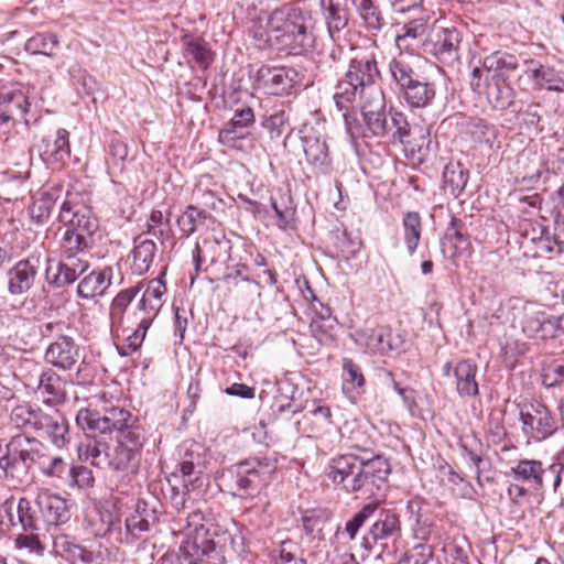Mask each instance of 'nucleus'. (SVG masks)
<instances>
[{"mask_svg": "<svg viewBox=\"0 0 564 564\" xmlns=\"http://www.w3.org/2000/svg\"><path fill=\"white\" fill-rule=\"evenodd\" d=\"M311 12L289 4L274 10L265 20L259 19L251 28L259 48H276L297 55L314 43Z\"/></svg>", "mask_w": 564, "mask_h": 564, "instance_id": "nucleus-1", "label": "nucleus"}, {"mask_svg": "<svg viewBox=\"0 0 564 564\" xmlns=\"http://www.w3.org/2000/svg\"><path fill=\"white\" fill-rule=\"evenodd\" d=\"M442 246L443 254L449 259L459 257L470 248V241L466 235L464 224L457 218H452L442 241Z\"/></svg>", "mask_w": 564, "mask_h": 564, "instance_id": "nucleus-28", "label": "nucleus"}, {"mask_svg": "<svg viewBox=\"0 0 564 564\" xmlns=\"http://www.w3.org/2000/svg\"><path fill=\"white\" fill-rule=\"evenodd\" d=\"M156 243L150 239L135 240L134 247L129 254L131 259L130 269L132 273L142 275L147 273L156 254Z\"/></svg>", "mask_w": 564, "mask_h": 564, "instance_id": "nucleus-35", "label": "nucleus"}, {"mask_svg": "<svg viewBox=\"0 0 564 564\" xmlns=\"http://www.w3.org/2000/svg\"><path fill=\"white\" fill-rule=\"evenodd\" d=\"M43 410L31 404H19L11 411L10 420L17 429L35 431Z\"/></svg>", "mask_w": 564, "mask_h": 564, "instance_id": "nucleus-50", "label": "nucleus"}, {"mask_svg": "<svg viewBox=\"0 0 564 564\" xmlns=\"http://www.w3.org/2000/svg\"><path fill=\"white\" fill-rule=\"evenodd\" d=\"M202 446L192 443L185 451L183 459L178 463L182 476L183 490L172 487L171 503L177 509H184L187 498L194 491L207 486L208 477L205 474V460L200 453Z\"/></svg>", "mask_w": 564, "mask_h": 564, "instance_id": "nucleus-7", "label": "nucleus"}, {"mask_svg": "<svg viewBox=\"0 0 564 564\" xmlns=\"http://www.w3.org/2000/svg\"><path fill=\"white\" fill-rule=\"evenodd\" d=\"M529 77L536 89L564 90V79L551 67L539 64L529 70Z\"/></svg>", "mask_w": 564, "mask_h": 564, "instance_id": "nucleus-44", "label": "nucleus"}, {"mask_svg": "<svg viewBox=\"0 0 564 564\" xmlns=\"http://www.w3.org/2000/svg\"><path fill=\"white\" fill-rule=\"evenodd\" d=\"M356 341L372 352L384 354L391 349L388 335L382 328H369L356 334Z\"/></svg>", "mask_w": 564, "mask_h": 564, "instance_id": "nucleus-52", "label": "nucleus"}, {"mask_svg": "<svg viewBox=\"0 0 564 564\" xmlns=\"http://www.w3.org/2000/svg\"><path fill=\"white\" fill-rule=\"evenodd\" d=\"M299 73L290 67H270L262 65L253 76V89L267 95L288 94L297 82Z\"/></svg>", "mask_w": 564, "mask_h": 564, "instance_id": "nucleus-14", "label": "nucleus"}, {"mask_svg": "<svg viewBox=\"0 0 564 564\" xmlns=\"http://www.w3.org/2000/svg\"><path fill=\"white\" fill-rule=\"evenodd\" d=\"M361 110L368 130L375 137L386 138L389 134V112L386 111L382 90L376 89L371 98L362 100Z\"/></svg>", "mask_w": 564, "mask_h": 564, "instance_id": "nucleus-19", "label": "nucleus"}, {"mask_svg": "<svg viewBox=\"0 0 564 564\" xmlns=\"http://www.w3.org/2000/svg\"><path fill=\"white\" fill-rule=\"evenodd\" d=\"M80 357L79 346L67 335H59L47 346L44 354L47 364L63 371L72 370Z\"/></svg>", "mask_w": 564, "mask_h": 564, "instance_id": "nucleus-17", "label": "nucleus"}, {"mask_svg": "<svg viewBox=\"0 0 564 564\" xmlns=\"http://www.w3.org/2000/svg\"><path fill=\"white\" fill-rule=\"evenodd\" d=\"M193 198L196 203L195 206L200 207L199 209H204L212 212H224V200L223 198L213 189L198 185L193 191Z\"/></svg>", "mask_w": 564, "mask_h": 564, "instance_id": "nucleus-56", "label": "nucleus"}, {"mask_svg": "<svg viewBox=\"0 0 564 564\" xmlns=\"http://www.w3.org/2000/svg\"><path fill=\"white\" fill-rule=\"evenodd\" d=\"M399 91L403 100L411 108H425L430 106L436 94L435 85L421 76L411 82V84H406Z\"/></svg>", "mask_w": 564, "mask_h": 564, "instance_id": "nucleus-29", "label": "nucleus"}, {"mask_svg": "<svg viewBox=\"0 0 564 564\" xmlns=\"http://www.w3.org/2000/svg\"><path fill=\"white\" fill-rule=\"evenodd\" d=\"M297 429L304 433L322 434L332 425V413L327 405H317L303 414L296 422Z\"/></svg>", "mask_w": 564, "mask_h": 564, "instance_id": "nucleus-33", "label": "nucleus"}, {"mask_svg": "<svg viewBox=\"0 0 564 564\" xmlns=\"http://www.w3.org/2000/svg\"><path fill=\"white\" fill-rule=\"evenodd\" d=\"M546 313L534 303H527L523 306L521 321L522 332L530 338L541 339L542 327Z\"/></svg>", "mask_w": 564, "mask_h": 564, "instance_id": "nucleus-45", "label": "nucleus"}, {"mask_svg": "<svg viewBox=\"0 0 564 564\" xmlns=\"http://www.w3.org/2000/svg\"><path fill=\"white\" fill-rule=\"evenodd\" d=\"M413 55H404L400 53L397 57L392 58L389 63V73L392 80L397 84L399 90L406 84H411L420 75L414 70L412 65Z\"/></svg>", "mask_w": 564, "mask_h": 564, "instance_id": "nucleus-41", "label": "nucleus"}, {"mask_svg": "<svg viewBox=\"0 0 564 564\" xmlns=\"http://www.w3.org/2000/svg\"><path fill=\"white\" fill-rule=\"evenodd\" d=\"M433 557V547L426 543H419L412 546L402 556L404 564H427Z\"/></svg>", "mask_w": 564, "mask_h": 564, "instance_id": "nucleus-63", "label": "nucleus"}, {"mask_svg": "<svg viewBox=\"0 0 564 564\" xmlns=\"http://www.w3.org/2000/svg\"><path fill=\"white\" fill-rule=\"evenodd\" d=\"M390 474V465L387 459L376 456L362 459L357 476L345 485L348 491H361L365 495H373L386 482Z\"/></svg>", "mask_w": 564, "mask_h": 564, "instance_id": "nucleus-11", "label": "nucleus"}, {"mask_svg": "<svg viewBox=\"0 0 564 564\" xmlns=\"http://www.w3.org/2000/svg\"><path fill=\"white\" fill-rule=\"evenodd\" d=\"M486 94L495 109L505 110L513 104L514 91L501 80H486Z\"/></svg>", "mask_w": 564, "mask_h": 564, "instance_id": "nucleus-46", "label": "nucleus"}, {"mask_svg": "<svg viewBox=\"0 0 564 564\" xmlns=\"http://www.w3.org/2000/svg\"><path fill=\"white\" fill-rule=\"evenodd\" d=\"M59 40L54 33H36L24 45V50L32 55L54 56Z\"/></svg>", "mask_w": 564, "mask_h": 564, "instance_id": "nucleus-49", "label": "nucleus"}, {"mask_svg": "<svg viewBox=\"0 0 564 564\" xmlns=\"http://www.w3.org/2000/svg\"><path fill=\"white\" fill-rule=\"evenodd\" d=\"M254 122V113L250 107L235 111L231 120L219 130L218 140L224 145L243 150V141L250 134L248 128Z\"/></svg>", "mask_w": 564, "mask_h": 564, "instance_id": "nucleus-18", "label": "nucleus"}, {"mask_svg": "<svg viewBox=\"0 0 564 564\" xmlns=\"http://www.w3.org/2000/svg\"><path fill=\"white\" fill-rule=\"evenodd\" d=\"M273 470L270 459L254 457L231 466L220 479L232 495L252 497L269 484Z\"/></svg>", "mask_w": 564, "mask_h": 564, "instance_id": "nucleus-5", "label": "nucleus"}, {"mask_svg": "<svg viewBox=\"0 0 564 564\" xmlns=\"http://www.w3.org/2000/svg\"><path fill=\"white\" fill-rule=\"evenodd\" d=\"M58 219L67 226L59 242L62 256H77L93 245L98 220L90 208L67 197L59 208Z\"/></svg>", "mask_w": 564, "mask_h": 564, "instance_id": "nucleus-4", "label": "nucleus"}, {"mask_svg": "<svg viewBox=\"0 0 564 564\" xmlns=\"http://www.w3.org/2000/svg\"><path fill=\"white\" fill-rule=\"evenodd\" d=\"M477 366L474 361L465 359L456 364L454 376L456 378V390L460 397H475L478 394L476 381Z\"/></svg>", "mask_w": 564, "mask_h": 564, "instance_id": "nucleus-36", "label": "nucleus"}, {"mask_svg": "<svg viewBox=\"0 0 564 564\" xmlns=\"http://www.w3.org/2000/svg\"><path fill=\"white\" fill-rule=\"evenodd\" d=\"M388 124L389 134L386 138L392 142H400L412 153L420 152L429 145V130L422 126L411 127L404 113L390 109Z\"/></svg>", "mask_w": 564, "mask_h": 564, "instance_id": "nucleus-10", "label": "nucleus"}, {"mask_svg": "<svg viewBox=\"0 0 564 564\" xmlns=\"http://www.w3.org/2000/svg\"><path fill=\"white\" fill-rule=\"evenodd\" d=\"M181 41L184 57L188 63L194 62L199 68L205 70L214 62V52L203 37L184 34Z\"/></svg>", "mask_w": 564, "mask_h": 564, "instance_id": "nucleus-27", "label": "nucleus"}, {"mask_svg": "<svg viewBox=\"0 0 564 564\" xmlns=\"http://www.w3.org/2000/svg\"><path fill=\"white\" fill-rule=\"evenodd\" d=\"M29 101L21 87L3 89L0 93V109L15 118H23L28 112Z\"/></svg>", "mask_w": 564, "mask_h": 564, "instance_id": "nucleus-42", "label": "nucleus"}, {"mask_svg": "<svg viewBox=\"0 0 564 564\" xmlns=\"http://www.w3.org/2000/svg\"><path fill=\"white\" fill-rule=\"evenodd\" d=\"M523 432L535 441L551 436L557 429L558 422L549 408L538 401L524 403L520 410Z\"/></svg>", "mask_w": 564, "mask_h": 564, "instance_id": "nucleus-12", "label": "nucleus"}, {"mask_svg": "<svg viewBox=\"0 0 564 564\" xmlns=\"http://www.w3.org/2000/svg\"><path fill=\"white\" fill-rule=\"evenodd\" d=\"M111 285V269L93 271L86 275L77 286V294L82 299H93L105 294Z\"/></svg>", "mask_w": 564, "mask_h": 564, "instance_id": "nucleus-34", "label": "nucleus"}, {"mask_svg": "<svg viewBox=\"0 0 564 564\" xmlns=\"http://www.w3.org/2000/svg\"><path fill=\"white\" fill-rule=\"evenodd\" d=\"M380 77L373 54L358 52L350 58L345 77L335 86L334 101L338 109L354 107L355 101L371 98Z\"/></svg>", "mask_w": 564, "mask_h": 564, "instance_id": "nucleus-2", "label": "nucleus"}, {"mask_svg": "<svg viewBox=\"0 0 564 564\" xmlns=\"http://www.w3.org/2000/svg\"><path fill=\"white\" fill-rule=\"evenodd\" d=\"M53 206V197L46 193L41 194L29 207L31 219L37 224L45 221L50 217Z\"/></svg>", "mask_w": 564, "mask_h": 564, "instance_id": "nucleus-60", "label": "nucleus"}, {"mask_svg": "<svg viewBox=\"0 0 564 564\" xmlns=\"http://www.w3.org/2000/svg\"><path fill=\"white\" fill-rule=\"evenodd\" d=\"M45 449L42 442L20 434L11 438L6 446V453L0 457V468L6 477L20 478L36 465L37 456Z\"/></svg>", "mask_w": 564, "mask_h": 564, "instance_id": "nucleus-8", "label": "nucleus"}, {"mask_svg": "<svg viewBox=\"0 0 564 564\" xmlns=\"http://www.w3.org/2000/svg\"><path fill=\"white\" fill-rule=\"evenodd\" d=\"M131 413L119 404L105 408V413L91 411L90 409H80L76 414V424L83 431L91 434H106L112 431L122 432L130 427L128 424Z\"/></svg>", "mask_w": 564, "mask_h": 564, "instance_id": "nucleus-9", "label": "nucleus"}, {"mask_svg": "<svg viewBox=\"0 0 564 564\" xmlns=\"http://www.w3.org/2000/svg\"><path fill=\"white\" fill-rule=\"evenodd\" d=\"M462 35L455 28H438L431 37L430 52L446 65L454 66L460 58Z\"/></svg>", "mask_w": 564, "mask_h": 564, "instance_id": "nucleus-16", "label": "nucleus"}, {"mask_svg": "<svg viewBox=\"0 0 564 564\" xmlns=\"http://www.w3.org/2000/svg\"><path fill=\"white\" fill-rule=\"evenodd\" d=\"M41 253L17 262L8 272V291L11 295H21L34 284L40 267Z\"/></svg>", "mask_w": 564, "mask_h": 564, "instance_id": "nucleus-21", "label": "nucleus"}, {"mask_svg": "<svg viewBox=\"0 0 564 564\" xmlns=\"http://www.w3.org/2000/svg\"><path fill=\"white\" fill-rule=\"evenodd\" d=\"M35 432L46 436L54 446L64 448L70 441L68 423L58 411L42 412Z\"/></svg>", "mask_w": 564, "mask_h": 564, "instance_id": "nucleus-22", "label": "nucleus"}, {"mask_svg": "<svg viewBox=\"0 0 564 564\" xmlns=\"http://www.w3.org/2000/svg\"><path fill=\"white\" fill-rule=\"evenodd\" d=\"M543 465L540 460L522 459L511 467L508 475L514 480L529 485L533 489H540L543 486Z\"/></svg>", "mask_w": 564, "mask_h": 564, "instance_id": "nucleus-37", "label": "nucleus"}, {"mask_svg": "<svg viewBox=\"0 0 564 564\" xmlns=\"http://www.w3.org/2000/svg\"><path fill=\"white\" fill-rule=\"evenodd\" d=\"M343 388L345 391H354L365 383V378L361 369L351 359H344L343 361Z\"/></svg>", "mask_w": 564, "mask_h": 564, "instance_id": "nucleus-59", "label": "nucleus"}, {"mask_svg": "<svg viewBox=\"0 0 564 564\" xmlns=\"http://www.w3.org/2000/svg\"><path fill=\"white\" fill-rule=\"evenodd\" d=\"M301 143L306 163L319 174H329L332 156L325 135L314 127L304 126L301 130Z\"/></svg>", "mask_w": 564, "mask_h": 564, "instance_id": "nucleus-13", "label": "nucleus"}, {"mask_svg": "<svg viewBox=\"0 0 564 564\" xmlns=\"http://www.w3.org/2000/svg\"><path fill=\"white\" fill-rule=\"evenodd\" d=\"M173 533L181 536L180 556L162 564H210L217 557L216 545L204 523L200 511H193L175 521Z\"/></svg>", "mask_w": 564, "mask_h": 564, "instance_id": "nucleus-3", "label": "nucleus"}, {"mask_svg": "<svg viewBox=\"0 0 564 564\" xmlns=\"http://www.w3.org/2000/svg\"><path fill=\"white\" fill-rule=\"evenodd\" d=\"M486 80L507 82L510 74L518 68V58L506 52H494L482 59Z\"/></svg>", "mask_w": 564, "mask_h": 564, "instance_id": "nucleus-26", "label": "nucleus"}, {"mask_svg": "<svg viewBox=\"0 0 564 564\" xmlns=\"http://www.w3.org/2000/svg\"><path fill=\"white\" fill-rule=\"evenodd\" d=\"M53 552L72 564H90L101 557V551H91L77 544L75 539L65 533H51Z\"/></svg>", "mask_w": 564, "mask_h": 564, "instance_id": "nucleus-20", "label": "nucleus"}, {"mask_svg": "<svg viewBox=\"0 0 564 564\" xmlns=\"http://www.w3.org/2000/svg\"><path fill=\"white\" fill-rule=\"evenodd\" d=\"M445 189L454 197H458L468 182V171L458 162H449L443 172Z\"/></svg>", "mask_w": 564, "mask_h": 564, "instance_id": "nucleus-48", "label": "nucleus"}, {"mask_svg": "<svg viewBox=\"0 0 564 564\" xmlns=\"http://www.w3.org/2000/svg\"><path fill=\"white\" fill-rule=\"evenodd\" d=\"M354 4L368 30H380L384 19L373 0H354Z\"/></svg>", "mask_w": 564, "mask_h": 564, "instance_id": "nucleus-53", "label": "nucleus"}, {"mask_svg": "<svg viewBox=\"0 0 564 564\" xmlns=\"http://www.w3.org/2000/svg\"><path fill=\"white\" fill-rule=\"evenodd\" d=\"M78 457L83 462H89L99 468H107L109 463V445L96 438L87 440L77 447Z\"/></svg>", "mask_w": 564, "mask_h": 564, "instance_id": "nucleus-40", "label": "nucleus"}, {"mask_svg": "<svg viewBox=\"0 0 564 564\" xmlns=\"http://www.w3.org/2000/svg\"><path fill=\"white\" fill-rule=\"evenodd\" d=\"M108 460L107 468L116 471H133L140 464V459L135 457L133 451L122 447L118 443L112 448L109 447Z\"/></svg>", "mask_w": 564, "mask_h": 564, "instance_id": "nucleus-47", "label": "nucleus"}, {"mask_svg": "<svg viewBox=\"0 0 564 564\" xmlns=\"http://www.w3.org/2000/svg\"><path fill=\"white\" fill-rule=\"evenodd\" d=\"M207 217L204 209H199L195 205H188L177 218L176 223L180 230L188 237L195 232L198 219H207Z\"/></svg>", "mask_w": 564, "mask_h": 564, "instance_id": "nucleus-57", "label": "nucleus"}, {"mask_svg": "<svg viewBox=\"0 0 564 564\" xmlns=\"http://www.w3.org/2000/svg\"><path fill=\"white\" fill-rule=\"evenodd\" d=\"M145 442L144 430L139 425H131L130 427L120 432L117 443L122 447H127L135 454L141 460L142 448Z\"/></svg>", "mask_w": 564, "mask_h": 564, "instance_id": "nucleus-55", "label": "nucleus"}, {"mask_svg": "<svg viewBox=\"0 0 564 564\" xmlns=\"http://www.w3.org/2000/svg\"><path fill=\"white\" fill-rule=\"evenodd\" d=\"M362 458L354 454H345L334 457L327 468V476L335 484L346 485L355 478Z\"/></svg>", "mask_w": 564, "mask_h": 564, "instance_id": "nucleus-32", "label": "nucleus"}, {"mask_svg": "<svg viewBox=\"0 0 564 564\" xmlns=\"http://www.w3.org/2000/svg\"><path fill=\"white\" fill-rule=\"evenodd\" d=\"M42 144L41 155L45 161L64 162L70 155L69 132L66 129H58L53 139L44 138Z\"/></svg>", "mask_w": 564, "mask_h": 564, "instance_id": "nucleus-38", "label": "nucleus"}, {"mask_svg": "<svg viewBox=\"0 0 564 564\" xmlns=\"http://www.w3.org/2000/svg\"><path fill=\"white\" fill-rule=\"evenodd\" d=\"M430 18L419 17L405 23L401 32L395 36V45L402 52H409L411 55L423 43L427 31Z\"/></svg>", "mask_w": 564, "mask_h": 564, "instance_id": "nucleus-25", "label": "nucleus"}, {"mask_svg": "<svg viewBox=\"0 0 564 564\" xmlns=\"http://www.w3.org/2000/svg\"><path fill=\"white\" fill-rule=\"evenodd\" d=\"M401 523L399 517L390 511L380 513V517L371 525L368 536L364 539V546L372 549V544L399 535Z\"/></svg>", "mask_w": 564, "mask_h": 564, "instance_id": "nucleus-30", "label": "nucleus"}, {"mask_svg": "<svg viewBox=\"0 0 564 564\" xmlns=\"http://www.w3.org/2000/svg\"><path fill=\"white\" fill-rule=\"evenodd\" d=\"M143 288V283L139 282L137 285L124 289L120 291L110 304V325L111 328H120L123 326L124 322V313L132 302V300L137 296V294Z\"/></svg>", "mask_w": 564, "mask_h": 564, "instance_id": "nucleus-39", "label": "nucleus"}, {"mask_svg": "<svg viewBox=\"0 0 564 564\" xmlns=\"http://www.w3.org/2000/svg\"><path fill=\"white\" fill-rule=\"evenodd\" d=\"M376 503H368L364 506L354 517L346 523V532L348 533L350 540L356 538L358 530L362 527V524L368 520L376 511Z\"/></svg>", "mask_w": 564, "mask_h": 564, "instance_id": "nucleus-64", "label": "nucleus"}, {"mask_svg": "<svg viewBox=\"0 0 564 564\" xmlns=\"http://www.w3.org/2000/svg\"><path fill=\"white\" fill-rule=\"evenodd\" d=\"M35 394L44 404L58 405L66 399L65 382L59 375L47 369L39 377Z\"/></svg>", "mask_w": 564, "mask_h": 564, "instance_id": "nucleus-24", "label": "nucleus"}, {"mask_svg": "<svg viewBox=\"0 0 564 564\" xmlns=\"http://www.w3.org/2000/svg\"><path fill=\"white\" fill-rule=\"evenodd\" d=\"M296 388L288 382H280L271 403L272 413L276 416H290L302 411V404L295 399Z\"/></svg>", "mask_w": 564, "mask_h": 564, "instance_id": "nucleus-31", "label": "nucleus"}, {"mask_svg": "<svg viewBox=\"0 0 564 564\" xmlns=\"http://www.w3.org/2000/svg\"><path fill=\"white\" fill-rule=\"evenodd\" d=\"M36 505L48 528H56L64 524L70 518L66 501L59 496L53 495L47 490H43L37 494Z\"/></svg>", "mask_w": 564, "mask_h": 564, "instance_id": "nucleus-23", "label": "nucleus"}, {"mask_svg": "<svg viewBox=\"0 0 564 564\" xmlns=\"http://www.w3.org/2000/svg\"><path fill=\"white\" fill-rule=\"evenodd\" d=\"M402 228L406 250L412 256L417 249L421 239L422 224L420 215L415 212L406 213L402 220Z\"/></svg>", "mask_w": 564, "mask_h": 564, "instance_id": "nucleus-51", "label": "nucleus"}, {"mask_svg": "<svg viewBox=\"0 0 564 564\" xmlns=\"http://www.w3.org/2000/svg\"><path fill=\"white\" fill-rule=\"evenodd\" d=\"M321 6L330 33L346 26L348 22L346 0H321Z\"/></svg>", "mask_w": 564, "mask_h": 564, "instance_id": "nucleus-43", "label": "nucleus"}, {"mask_svg": "<svg viewBox=\"0 0 564 564\" xmlns=\"http://www.w3.org/2000/svg\"><path fill=\"white\" fill-rule=\"evenodd\" d=\"M154 521L155 517L153 514L147 512L145 509H143V512L138 509L127 518L126 528L132 535L138 536L142 532L149 531Z\"/></svg>", "mask_w": 564, "mask_h": 564, "instance_id": "nucleus-61", "label": "nucleus"}, {"mask_svg": "<svg viewBox=\"0 0 564 564\" xmlns=\"http://www.w3.org/2000/svg\"><path fill=\"white\" fill-rule=\"evenodd\" d=\"M88 268V261L82 257L62 256L59 261L46 260L45 278L48 284L63 288L74 283Z\"/></svg>", "mask_w": 564, "mask_h": 564, "instance_id": "nucleus-15", "label": "nucleus"}, {"mask_svg": "<svg viewBox=\"0 0 564 564\" xmlns=\"http://www.w3.org/2000/svg\"><path fill=\"white\" fill-rule=\"evenodd\" d=\"M69 76L79 95H91L97 88V82L80 65H73Z\"/></svg>", "mask_w": 564, "mask_h": 564, "instance_id": "nucleus-58", "label": "nucleus"}, {"mask_svg": "<svg viewBox=\"0 0 564 564\" xmlns=\"http://www.w3.org/2000/svg\"><path fill=\"white\" fill-rule=\"evenodd\" d=\"M36 466L47 477L62 478L68 471V464L63 457L47 453L46 448L37 456Z\"/></svg>", "mask_w": 564, "mask_h": 564, "instance_id": "nucleus-54", "label": "nucleus"}, {"mask_svg": "<svg viewBox=\"0 0 564 564\" xmlns=\"http://www.w3.org/2000/svg\"><path fill=\"white\" fill-rule=\"evenodd\" d=\"M165 293L166 286L161 278L152 279L147 283L134 312L138 326L127 337L126 344L120 349L121 355L129 356L141 347L150 325L163 305L162 297Z\"/></svg>", "mask_w": 564, "mask_h": 564, "instance_id": "nucleus-6", "label": "nucleus"}, {"mask_svg": "<svg viewBox=\"0 0 564 564\" xmlns=\"http://www.w3.org/2000/svg\"><path fill=\"white\" fill-rule=\"evenodd\" d=\"M14 547L19 551H25L29 554L42 556L45 551L44 544L35 533H21L14 539Z\"/></svg>", "mask_w": 564, "mask_h": 564, "instance_id": "nucleus-62", "label": "nucleus"}]
</instances>
